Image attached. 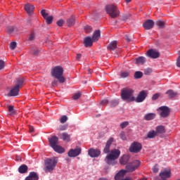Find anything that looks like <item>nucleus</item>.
Instances as JSON below:
<instances>
[{
  "instance_id": "nucleus-51",
  "label": "nucleus",
  "mask_w": 180,
  "mask_h": 180,
  "mask_svg": "<svg viewBox=\"0 0 180 180\" xmlns=\"http://www.w3.org/2000/svg\"><path fill=\"white\" fill-rule=\"evenodd\" d=\"M152 170L153 171V172H155V174H157V172H158V165H155Z\"/></svg>"
},
{
  "instance_id": "nucleus-38",
  "label": "nucleus",
  "mask_w": 180,
  "mask_h": 180,
  "mask_svg": "<svg viewBox=\"0 0 180 180\" xmlns=\"http://www.w3.org/2000/svg\"><path fill=\"white\" fill-rule=\"evenodd\" d=\"M79 98H81V92L75 93L72 96L74 101H77V99H79Z\"/></svg>"
},
{
  "instance_id": "nucleus-55",
  "label": "nucleus",
  "mask_w": 180,
  "mask_h": 180,
  "mask_svg": "<svg viewBox=\"0 0 180 180\" xmlns=\"http://www.w3.org/2000/svg\"><path fill=\"white\" fill-rule=\"evenodd\" d=\"M130 18V15H124L122 18L123 20H127Z\"/></svg>"
},
{
  "instance_id": "nucleus-44",
  "label": "nucleus",
  "mask_w": 180,
  "mask_h": 180,
  "mask_svg": "<svg viewBox=\"0 0 180 180\" xmlns=\"http://www.w3.org/2000/svg\"><path fill=\"white\" fill-rule=\"evenodd\" d=\"M127 126H129V122H127V121H125L120 124V127H122V129L127 127Z\"/></svg>"
},
{
  "instance_id": "nucleus-20",
  "label": "nucleus",
  "mask_w": 180,
  "mask_h": 180,
  "mask_svg": "<svg viewBox=\"0 0 180 180\" xmlns=\"http://www.w3.org/2000/svg\"><path fill=\"white\" fill-rule=\"evenodd\" d=\"M112 143H113V138H110L105 145V147L103 150L104 153L105 154H108V153H109L110 150V146L112 145Z\"/></svg>"
},
{
  "instance_id": "nucleus-40",
  "label": "nucleus",
  "mask_w": 180,
  "mask_h": 180,
  "mask_svg": "<svg viewBox=\"0 0 180 180\" xmlns=\"http://www.w3.org/2000/svg\"><path fill=\"white\" fill-rule=\"evenodd\" d=\"M84 32L86 33H91L92 32V28L89 25H86L84 27Z\"/></svg>"
},
{
  "instance_id": "nucleus-61",
  "label": "nucleus",
  "mask_w": 180,
  "mask_h": 180,
  "mask_svg": "<svg viewBox=\"0 0 180 180\" xmlns=\"http://www.w3.org/2000/svg\"><path fill=\"white\" fill-rule=\"evenodd\" d=\"M123 180H133V179H131V177L127 176V177L124 178Z\"/></svg>"
},
{
  "instance_id": "nucleus-52",
  "label": "nucleus",
  "mask_w": 180,
  "mask_h": 180,
  "mask_svg": "<svg viewBox=\"0 0 180 180\" xmlns=\"http://www.w3.org/2000/svg\"><path fill=\"white\" fill-rule=\"evenodd\" d=\"M58 86V81L57 80H53L52 82V86Z\"/></svg>"
},
{
  "instance_id": "nucleus-36",
  "label": "nucleus",
  "mask_w": 180,
  "mask_h": 180,
  "mask_svg": "<svg viewBox=\"0 0 180 180\" xmlns=\"http://www.w3.org/2000/svg\"><path fill=\"white\" fill-rule=\"evenodd\" d=\"M156 25H157V26H158V27H160V29H162V27H164V26H165V22H164V21H162V20H158L156 22Z\"/></svg>"
},
{
  "instance_id": "nucleus-39",
  "label": "nucleus",
  "mask_w": 180,
  "mask_h": 180,
  "mask_svg": "<svg viewBox=\"0 0 180 180\" xmlns=\"http://www.w3.org/2000/svg\"><path fill=\"white\" fill-rule=\"evenodd\" d=\"M67 120H68V117H67V115H63L60 119V123H65Z\"/></svg>"
},
{
  "instance_id": "nucleus-56",
  "label": "nucleus",
  "mask_w": 180,
  "mask_h": 180,
  "mask_svg": "<svg viewBox=\"0 0 180 180\" xmlns=\"http://www.w3.org/2000/svg\"><path fill=\"white\" fill-rule=\"evenodd\" d=\"M150 72H151V69H146L145 70V75H148L149 74H150Z\"/></svg>"
},
{
  "instance_id": "nucleus-46",
  "label": "nucleus",
  "mask_w": 180,
  "mask_h": 180,
  "mask_svg": "<svg viewBox=\"0 0 180 180\" xmlns=\"http://www.w3.org/2000/svg\"><path fill=\"white\" fill-rule=\"evenodd\" d=\"M68 128V125H62L58 128V130H60V131H64V130H65Z\"/></svg>"
},
{
  "instance_id": "nucleus-43",
  "label": "nucleus",
  "mask_w": 180,
  "mask_h": 180,
  "mask_svg": "<svg viewBox=\"0 0 180 180\" xmlns=\"http://www.w3.org/2000/svg\"><path fill=\"white\" fill-rule=\"evenodd\" d=\"M10 49H11V50H15V49H16V42L15 41H13L10 44Z\"/></svg>"
},
{
  "instance_id": "nucleus-53",
  "label": "nucleus",
  "mask_w": 180,
  "mask_h": 180,
  "mask_svg": "<svg viewBox=\"0 0 180 180\" xmlns=\"http://www.w3.org/2000/svg\"><path fill=\"white\" fill-rule=\"evenodd\" d=\"M82 57V55H81V53H77V56H76V60L77 61H79V60H81Z\"/></svg>"
},
{
  "instance_id": "nucleus-42",
  "label": "nucleus",
  "mask_w": 180,
  "mask_h": 180,
  "mask_svg": "<svg viewBox=\"0 0 180 180\" xmlns=\"http://www.w3.org/2000/svg\"><path fill=\"white\" fill-rule=\"evenodd\" d=\"M8 112L10 115H15V110L13 109V106L12 105L8 106Z\"/></svg>"
},
{
  "instance_id": "nucleus-30",
  "label": "nucleus",
  "mask_w": 180,
  "mask_h": 180,
  "mask_svg": "<svg viewBox=\"0 0 180 180\" xmlns=\"http://www.w3.org/2000/svg\"><path fill=\"white\" fill-rule=\"evenodd\" d=\"M146 59L145 57L140 56L136 59V64L139 65H143L144 63H146Z\"/></svg>"
},
{
  "instance_id": "nucleus-26",
  "label": "nucleus",
  "mask_w": 180,
  "mask_h": 180,
  "mask_svg": "<svg viewBox=\"0 0 180 180\" xmlns=\"http://www.w3.org/2000/svg\"><path fill=\"white\" fill-rule=\"evenodd\" d=\"M117 47V41H112L108 46V49L110 51H112L113 50L116 49Z\"/></svg>"
},
{
  "instance_id": "nucleus-22",
  "label": "nucleus",
  "mask_w": 180,
  "mask_h": 180,
  "mask_svg": "<svg viewBox=\"0 0 180 180\" xmlns=\"http://www.w3.org/2000/svg\"><path fill=\"white\" fill-rule=\"evenodd\" d=\"M85 47H91L94 43L92 38L87 37L84 40Z\"/></svg>"
},
{
  "instance_id": "nucleus-7",
  "label": "nucleus",
  "mask_w": 180,
  "mask_h": 180,
  "mask_svg": "<svg viewBox=\"0 0 180 180\" xmlns=\"http://www.w3.org/2000/svg\"><path fill=\"white\" fill-rule=\"evenodd\" d=\"M140 164L139 160H134L126 165L125 171H127V172H134V171L140 167Z\"/></svg>"
},
{
  "instance_id": "nucleus-21",
  "label": "nucleus",
  "mask_w": 180,
  "mask_h": 180,
  "mask_svg": "<svg viewBox=\"0 0 180 180\" xmlns=\"http://www.w3.org/2000/svg\"><path fill=\"white\" fill-rule=\"evenodd\" d=\"M25 180H39V175H37V172H32Z\"/></svg>"
},
{
  "instance_id": "nucleus-18",
  "label": "nucleus",
  "mask_w": 180,
  "mask_h": 180,
  "mask_svg": "<svg viewBox=\"0 0 180 180\" xmlns=\"http://www.w3.org/2000/svg\"><path fill=\"white\" fill-rule=\"evenodd\" d=\"M49 144L51 147L53 148L56 147L57 144H58V137L53 136L49 139Z\"/></svg>"
},
{
  "instance_id": "nucleus-2",
  "label": "nucleus",
  "mask_w": 180,
  "mask_h": 180,
  "mask_svg": "<svg viewBox=\"0 0 180 180\" xmlns=\"http://www.w3.org/2000/svg\"><path fill=\"white\" fill-rule=\"evenodd\" d=\"M120 156V150L113 149L110 151V154L105 157V161L108 165H116V160H117Z\"/></svg>"
},
{
  "instance_id": "nucleus-59",
  "label": "nucleus",
  "mask_w": 180,
  "mask_h": 180,
  "mask_svg": "<svg viewBox=\"0 0 180 180\" xmlns=\"http://www.w3.org/2000/svg\"><path fill=\"white\" fill-rule=\"evenodd\" d=\"M124 39H125V40L127 41H130V38H129V36H127V35H126L125 36V37H124Z\"/></svg>"
},
{
  "instance_id": "nucleus-8",
  "label": "nucleus",
  "mask_w": 180,
  "mask_h": 180,
  "mask_svg": "<svg viewBox=\"0 0 180 180\" xmlns=\"http://www.w3.org/2000/svg\"><path fill=\"white\" fill-rule=\"evenodd\" d=\"M148 96V91L146 90L141 91L137 96L134 97V102H136V103H141V102H144L146 101V98Z\"/></svg>"
},
{
  "instance_id": "nucleus-45",
  "label": "nucleus",
  "mask_w": 180,
  "mask_h": 180,
  "mask_svg": "<svg viewBox=\"0 0 180 180\" xmlns=\"http://www.w3.org/2000/svg\"><path fill=\"white\" fill-rule=\"evenodd\" d=\"M120 139H122V140H127V138L126 137V134H124V131L121 132L120 134Z\"/></svg>"
},
{
  "instance_id": "nucleus-5",
  "label": "nucleus",
  "mask_w": 180,
  "mask_h": 180,
  "mask_svg": "<svg viewBox=\"0 0 180 180\" xmlns=\"http://www.w3.org/2000/svg\"><path fill=\"white\" fill-rule=\"evenodd\" d=\"M58 159L57 158H48L45 160V171L46 172H51L57 165Z\"/></svg>"
},
{
  "instance_id": "nucleus-24",
  "label": "nucleus",
  "mask_w": 180,
  "mask_h": 180,
  "mask_svg": "<svg viewBox=\"0 0 180 180\" xmlns=\"http://www.w3.org/2000/svg\"><path fill=\"white\" fill-rule=\"evenodd\" d=\"M101 39V31L100 30H96L94 32L92 40L93 41H98Z\"/></svg>"
},
{
  "instance_id": "nucleus-37",
  "label": "nucleus",
  "mask_w": 180,
  "mask_h": 180,
  "mask_svg": "<svg viewBox=\"0 0 180 180\" xmlns=\"http://www.w3.org/2000/svg\"><path fill=\"white\" fill-rule=\"evenodd\" d=\"M143 77V73L141 71L136 72L134 74V78L136 79H139V78H141Z\"/></svg>"
},
{
  "instance_id": "nucleus-9",
  "label": "nucleus",
  "mask_w": 180,
  "mask_h": 180,
  "mask_svg": "<svg viewBox=\"0 0 180 180\" xmlns=\"http://www.w3.org/2000/svg\"><path fill=\"white\" fill-rule=\"evenodd\" d=\"M141 148H143L141 143L135 141L131 144L129 151L130 153L137 154V153H140V151H141Z\"/></svg>"
},
{
  "instance_id": "nucleus-28",
  "label": "nucleus",
  "mask_w": 180,
  "mask_h": 180,
  "mask_svg": "<svg viewBox=\"0 0 180 180\" xmlns=\"http://www.w3.org/2000/svg\"><path fill=\"white\" fill-rule=\"evenodd\" d=\"M155 132L157 134H163V133H165V127L162 125L158 126Z\"/></svg>"
},
{
  "instance_id": "nucleus-16",
  "label": "nucleus",
  "mask_w": 180,
  "mask_h": 180,
  "mask_svg": "<svg viewBox=\"0 0 180 180\" xmlns=\"http://www.w3.org/2000/svg\"><path fill=\"white\" fill-rule=\"evenodd\" d=\"M160 176L162 179H167V178H171V170L165 169L160 173Z\"/></svg>"
},
{
  "instance_id": "nucleus-29",
  "label": "nucleus",
  "mask_w": 180,
  "mask_h": 180,
  "mask_svg": "<svg viewBox=\"0 0 180 180\" xmlns=\"http://www.w3.org/2000/svg\"><path fill=\"white\" fill-rule=\"evenodd\" d=\"M75 23V17L74 15H72L70 18H69L67 20L68 26H74Z\"/></svg>"
},
{
  "instance_id": "nucleus-48",
  "label": "nucleus",
  "mask_w": 180,
  "mask_h": 180,
  "mask_svg": "<svg viewBox=\"0 0 180 180\" xmlns=\"http://www.w3.org/2000/svg\"><path fill=\"white\" fill-rule=\"evenodd\" d=\"M160 98V94L157 93L155 94H154L152 97V100L153 101H157V98Z\"/></svg>"
},
{
  "instance_id": "nucleus-12",
  "label": "nucleus",
  "mask_w": 180,
  "mask_h": 180,
  "mask_svg": "<svg viewBox=\"0 0 180 180\" xmlns=\"http://www.w3.org/2000/svg\"><path fill=\"white\" fill-rule=\"evenodd\" d=\"M81 148H78L76 149H70L68 153V157L74 158V157H78L79 154H81Z\"/></svg>"
},
{
  "instance_id": "nucleus-4",
  "label": "nucleus",
  "mask_w": 180,
  "mask_h": 180,
  "mask_svg": "<svg viewBox=\"0 0 180 180\" xmlns=\"http://www.w3.org/2000/svg\"><path fill=\"white\" fill-rule=\"evenodd\" d=\"M23 78L17 79L15 85L10 89L8 96H18L20 88L23 86Z\"/></svg>"
},
{
  "instance_id": "nucleus-35",
  "label": "nucleus",
  "mask_w": 180,
  "mask_h": 180,
  "mask_svg": "<svg viewBox=\"0 0 180 180\" xmlns=\"http://www.w3.org/2000/svg\"><path fill=\"white\" fill-rule=\"evenodd\" d=\"M166 94L168 95L169 98H175V96H176V93L174 92L172 90H168Z\"/></svg>"
},
{
  "instance_id": "nucleus-31",
  "label": "nucleus",
  "mask_w": 180,
  "mask_h": 180,
  "mask_svg": "<svg viewBox=\"0 0 180 180\" xmlns=\"http://www.w3.org/2000/svg\"><path fill=\"white\" fill-rule=\"evenodd\" d=\"M145 120H153V119H155V113H148L144 116Z\"/></svg>"
},
{
  "instance_id": "nucleus-33",
  "label": "nucleus",
  "mask_w": 180,
  "mask_h": 180,
  "mask_svg": "<svg viewBox=\"0 0 180 180\" xmlns=\"http://www.w3.org/2000/svg\"><path fill=\"white\" fill-rule=\"evenodd\" d=\"M18 171L20 174H25L27 172V166L26 165H22L18 168Z\"/></svg>"
},
{
  "instance_id": "nucleus-27",
  "label": "nucleus",
  "mask_w": 180,
  "mask_h": 180,
  "mask_svg": "<svg viewBox=\"0 0 180 180\" xmlns=\"http://www.w3.org/2000/svg\"><path fill=\"white\" fill-rule=\"evenodd\" d=\"M129 156L127 155H123L120 159V162L121 165H126L127 162H129Z\"/></svg>"
},
{
  "instance_id": "nucleus-49",
  "label": "nucleus",
  "mask_w": 180,
  "mask_h": 180,
  "mask_svg": "<svg viewBox=\"0 0 180 180\" xmlns=\"http://www.w3.org/2000/svg\"><path fill=\"white\" fill-rule=\"evenodd\" d=\"M57 25H58V26H59V27L63 26V25H64V20H63V19L59 20L57 22Z\"/></svg>"
},
{
  "instance_id": "nucleus-50",
  "label": "nucleus",
  "mask_w": 180,
  "mask_h": 180,
  "mask_svg": "<svg viewBox=\"0 0 180 180\" xmlns=\"http://www.w3.org/2000/svg\"><path fill=\"white\" fill-rule=\"evenodd\" d=\"M28 40H30V41H32V40H34V33H32L30 34Z\"/></svg>"
},
{
  "instance_id": "nucleus-15",
  "label": "nucleus",
  "mask_w": 180,
  "mask_h": 180,
  "mask_svg": "<svg viewBox=\"0 0 180 180\" xmlns=\"http://www.w3.org/2000/svg\"><path fill=\"white\" fill-rule=\"evenodd\" d=\"M143 27L145 28L146 30H150V29H153L154 27V21L153 20H148L143 23Z\"/></svg>"
},
{
  "instance_id": "nucleus-58",
  "label": "nucleus",
  "mask_w": 180,
  "mask_h": 180,
  "mask_svg": "<svg viewBox=\"0 0 180 180\" xmlns=\"http://www.w3.org/2000/svg\"><path fill=\"white\" fill-rule=\"evenodd\" d=\"M33 54H34V56H37V54H39V49H35V51L33 52Z\"/></svg>"
},
{
  "instance_id": "nucleus-54",
  "label": "nucleus",
  "mask_w": 180,
  "mask_h": 180,
  "mask_svg": "<svg viewBox=\"0 0 180 180\" xmlns=\"http://www.w3.org/2000/svg\"><path fill=\"white\" fill-rule=\"evenodd\" d=\"M108 100H106V99H104V100H102L101 101V105H107V103H108Z\"/></svg>"
},
{
  "instance_id": "nucleus-41",
  "label": "nucleus",
  "mask_w": 180,
  "mask_h": 180,
  "mask_svg": "<svg viewBox=\"0 0 180 180\" xmlns=\"http://www.w3.org/2000/svg\"><path fill=\"white\" fill-rule=\"evenodd\" d=\"M129 74L130 73L129 72H122L120 74V77L121 78H127V77H129Z\"/></svg>"
},
{
  "instance_id": "nucleus-34",
  "label": "nucleus",
  "mask_w": 180,
  "mask_h": 180,
  "mask_svg": "<svg viewBox=\"0 0 180 180\" xmlns=\"http://www.w3.org/2000/svg\"><path fill=\"white\" fill-rule=\"evenodd\" d=\"M156 136H157V132L153 130V131H150L148 133L147 137L148 139H154V137H156Z\"/></svg>"
},
{
  "instance_id": "nucleus-3",
  "label": "nucleus",
  "mask_w": 180,
  "mask_h": 180,
  "mask_svg": "<svg viewBox=\"0 0 180 180\" xmlns=\"http://www.w3.org/2000/svg\"><path fill=\"white\" fill-rule=\"evenodd\" d=\"M121 98L124 102H134V90L130 88H124L121 90Z\"/></svg>"
},
{
  "instance_id": "nucleus-23",
  "label": "nucleus",
  "mask_w": 180,
  "mask_h": 180,
  "mask_svg": "<svg viewBox=\"0 0 180 180\" xmlns=\"http://www.w3.org/2000/svg\"><path fill=\"white\" fill-rule=\"evenodd\" d=\"M25 10L26 12L29 14L32 13L34 9V6L30 4H27L25 5Z\"/></svg>"
},
{
  "instance_id": "nucleus-11",
  "label": "nucleus",
  "mask_w": 180,
  "mask_h": 180,
  "mask_svg": "<svg viewBox=\"0 0 180 180\" xmlns=\"http://www.w3.org/2000/svg\"><path fill=\"white\" fill-rule=\"evenodd\" d=\"M146 54L150 58H158L160 57V53L154 49H149Z\"/></svg>"
},
{
  "instance_id": "nucleus-60",
  "label": "nucleus",
  "mask_w": 180,
  "mask_h": 180,
  "mask_svg": "<svg viewBox=\"0 0 180 180\" xmlns=\"http://www.w3.org/2000/svg\"><path fill=\"white\" fill-rule=\"evenodd\" d=\"M15 160L16 161H22V158H20V156H17Z\"/></svg>"
},
{
  "instance_id": "nucleus-25",
  "label": "nucleus",
  "mask_w": 180,
  "mask_h": 180,
  "mask_svg": "<svg viewBox=\"0 0 180 180\" xmlns=\"http://www.w3.org/2000/svg\"><path fill=\"white\" fill-rule=\"evenodd\" d=\"M52 148L54 150V151H56V153H58L59 154H63V153L65 151V149L64 148L58 145L53 146Z\"/></svg>"
},
{
  "instance_id": "nucleus-57",
  "label": "nucleus",
  "mask_w": 180,
  "mask_h": 180,
  "mask_svg": "<svg viewBox=\"0 0 180 180\" xmlns=\"http://www.w3.org/2000/svg\"><path fill=\"white\" fill-rule=\"evenodd\" d=\"M30 133H33L34 131V128L32 126H30Z\"/></svg>"
},
{
  "instance_id": "nucleus-17",
  "label": "nucleus",
  "mask_w": 180,
  "mask_h": 180,
  "mask_svg": "<svg viewBox=\"0 0 180 180\" xmlns=\"http://www.w3.org/2000/svg\"><path fill=\"white\" fill-rule=\"evenodd\" d=\"M127 174V171L124 169L120 170L118 173L116 174L115 176V180H124V175Z\"/></svg>"
},
{
  "instance_id": "nucleus-62",
  "label": "nucleus",
  "mask_w": 180,
  "mask_h": 180,
  "mask_svg": "<svg viewBox=\"0 0 180 180\" xmlns=\"http://www.w3.org/2000/svg\"><path fill=\"white\" fill-rule=\"evenodd\" d=\"M125 2H127V4H129V2H131V0H125Z\"/></svg>"
},
{
  "instance_id": "nucleus-10",
  "label": "nucleus",
  "mask_w": 180,
  "mask_h": 180,
  "mask_svg": "<svg viewBox=\"0 0 180 180\" xmlns=\"http://www.w3.org/2000/svg\"><path fill=\"white\" fill-rule=\"evenodd\" d=\"M160 117H168L169 116V108L167 106H162L158 109Z\"/></svg>"
},
{
  "instance_id": "nucleus-13",
  "label": "nucleus",
  "mask_w": 180,
  "mask_h": 180,
  "mask_svg": "<svg viewBox=\"0 0 180 180\" xmlns=\"http://www.w3.org/2000/svg\"><path fill=\"white\" fill-rule=\"evenodd\" d=\"M88 154L90 157H91V158H96L101 155V150L91 148L89 150Z\"/></svg>"
},
{
  "instance_id": "nucleus-6",
  "label": "nucleus",
  "mask_w": 180,
  "mask_h": 180,
  "mask_svg": "<svg viewBox=\"0 0 180 180\" xmlns=\"http://www.w3.org/2000/svg\"><path fill=\"white\" fill-rule=\"evenodd\" d=\"M106 13L110 16V18H117L120 12L117 10V7L113 4L108 5L105 6Z\"/></svg>"
},
{
  "instance_id": "nucleus-14",
  "label": "nucleus",
  "mask_w": 180,
  "mask_h": 180,
  "mask_svg": "<svg viewBox=\"0 0 180 180\" xmlns=\"http://www.w3.org/2000/svg\"><path fill=\"white\" fill-rule=\"evenodd\" d=\"M41 15L46 20L47 25H51L53 23V17L51 15H49V13L46 12V10H42L41 11Z\"/></svg>"
},
{
  "instance_id": "nucleus-32",
  "label": "nucleus",
  "mask_w": 180,
  "mask_h": 180,
  "mask_svg": "<svg viewBox=\"0 0 180 180\" xmlns=\"http://www.w3.org/2000/svg\"><path fill=\"white\" fill-rule=\"evenodd\" d=\"M7 32L10 34L12 33H18V28L14 26H10L7 27Z\"/></svg>"
},
{
  "instance_id": "nucleus-47",
  "label": "nucleus",
  "mask_w": 180,
  "mask_h": 180,
  "mask_svg": "<svg viewBox=\"0 0 180 180\" xmlns=\"http://www.w3.org/2000/svg\"><path fill=\"white\" fill-rule=\"evenodd\" d=\"M5 68V62L4 60H0V70H4Z\"/></svg>"
},
{
  "instance_id": "nucleus-1",
  "label": "nucleus",
  "mask_w": 180,
  "mask_h": 180,
  "mask_svg": "<svg viewBox=\"0 0 180 180\" xmlns=\"http://www.w3.org/2000/svg\"><path fill=\"white\" fill-rule=\"evenodd\" d=\"M63 73L64 69H63V68L60 66H56L52 68L51 71V77H53V78L58 79V82L60 84H64V82H65V78L64 76H63Z\"/></svg>"
},
{
  "instance_id": "nucleus-19",
  "label": "nucleus",
  "mask_w": 180,
  "mask_h": 180,
  "mask_svg": "<svg viewBox=\"0 0 180 180\" xmlns=\"http://www.w3.org/2000/svg\"><path fill=\"white\" fill-rule=\"evenodd\" d=\"M60 139L66 143H70L71 141V136L67 132H63L60 134Z\"/></svg>"
}]
</instances>
